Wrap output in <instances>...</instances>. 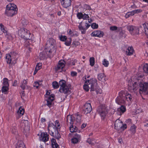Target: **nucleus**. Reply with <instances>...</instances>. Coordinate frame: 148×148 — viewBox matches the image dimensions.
Segmentation results:
<instances>
[{
  "label": "nucleus",
  "instance_id": "26",
  "mask_svg": "<svg viewBox=\"0 0 148 148\" xmlns=\"http://www.w3.org/2000/svg\"><path fill=\"white\" fill-rule=\"evenodd\" d=\"M24 112L25 110L24 109L22 108L21 107H20L19 108L17 112V114L18 115V119L22 116L24 114Z\"/></svg>",
  "mask_w": 148,
  "mask_h": 148
},
{
  "label": "nucleus",
  "instance_id": "38",
  "mask_svg": "<svg viewBox=\"0 0 148 148\" xmlns=\"http://www.w3.org/2000/svg\"><path fill=\"white\" fill-rule=\"evenodd\" d=\"M75 119V121L77 123H79L81 121V115L78 114L76 115V117H74Z\"/></svg>",
  "mask_w": 148,
  "mask_h": 148
},
{
  "label": "nucleus",
  "instance_id": "21",
  "mask_svg": "<svg viewBox=\"0 0 148 148\" xmlns=\"http://www.w3.org/2000/svg\"><path fill=\"white\" fill-rule=\"evenodd\" d=\"M6 9L12 11H17V12L18 10L16 6L13 3H10L8 4L6 6Z\"/></svg>",
  "mask_w": 148,
  "mask_h": 148
},
{
  "label": "nucleus",
  "instance_id": "35",
  "mask_svg": "<svg viewBox=\"0 0 148 148\" xmlns=\"http://www.w3.org/2000/svg\"><path fill=\"white\" fill-rule=\"evenodd\" d=\"M72 41V39L71 38H69L67 39L65 41L64 44L66 46H69L71 44Z\"/></svg>",
  "mask_w": 148,
  "mask_h": 148
},
{
  "label": "nucleus",
  "instance_id": "48",
  "mask_svg": "<svg viewBox=\"0 0 148 148\" xmlns=\"http://www.w3.org/2000/svg\"><path fill=\"white\" fill-rule=\"evenodd\" d=\"M98 27L97 24L95 23H93L91 25V27L93 29H96L98 28Z\"/></svg>",
  "mask_w": 148,
  "mask_h": 148
},
{
  "label": "nucleus",
  "instance_id": "54",
  "mask_svg": "<svg viewBox=\"0 0 148 148\" xmlns=\"http://www.w3.org/2000/svg\"><path fill=\"white\" fill-rule=\"evenodd\" d=\"M84 8L86 10H91V8L90 6L87 4H85L84 5Z\"/></svg>",
  "mask_w": 148,
  "mask_h": 148
},
{
  "label": "nucleus",
  "instance_id": "59",
  "mask_svg": "<svg viewBox=\"0 0 148 148\" xmlns=\"http://www.w3.org/2000/svg\"><path fill=\"white\" fill-rule=\"evenodd\" d=\"M127 125L126 124H125L123 125L122 124V126L121 127V129H122L123 130H124L127 128Z\"/></svg>",
  "mask_w": 148,
  "mask_h": 148
},
{
  "label": "nucleus",
  "instance_id": "11",
  "mask_svg": "<svg viewBox=\"0 0 148 148\" xmlns=\"http://www.w3.org/2000/svg\"><path fill=\"white\" fill-rule=\"evenodd\" d=\"M50 95V92L48 91H46L45 95H49L48 97H47V99H46L47 103L46 105L49 108H50L51 106L52 102L54 100V97L55 95L53 94Z\"/></svg>",
  "mask_w": 148,
  "mask_h": 148
},
{
  "label": "nucleus",
  "instance_id": "37",
  "mask_svg": "<svg viewBox=\"0 0 148 148\" xmlns=\"http://www.w3.org/2000/svg\"><path fill=\"white\" fill-rule=\"evenodd\" d=\"M136 128V126L134 125H133L132 126H131L130 128V131L132 133L134 134L135 133Z\"/></svg>",
  "mask_w": 148,
  "mask_h": 148
},
{
  "label": "nucleus",
  "instance_id": "14",
  "mask_svg": "<svg viewBox=\"0 0 148 148\" xmlns=\"http://www.w3.org/2000/svg\"><path fill=\"white\" fill-rule=\"evenodd\" d=\"M104 35L103 32L99 30H96L92 32L91 34V36L97 37L101 38L103 37Z\"/></svg>",
  "mask_w": 148,
  "mask_h": 148
},
{
  "label": "nucleus",
  "instance_id": "28",
  "mask_svg": "<svg viewBox=\"0 0 148 148\" xmlns=\"http://www.w3.org/2000/svg\"><path fill=\"white\" fill-rule=\"evenodd\" d=\"M98 79L99 81L103 82L105 81V76L103 73L99 74L98 76Z\"/></svg>",
  "mask_w": 148,
  "mask_h": 148
},
{
  "label": "nucleus",
  "instance_id": "49",
  "mask_svg": "<svg viewBox=\"0 0 148 148\" xmlns=\"http://www.w3.org/2000/svg\"><path fill=\"white\" fill-rule=\"evenodd\" d=\"M42 64L41 63H38L36 66V69L38 70L41 69L42 67Z\"/></svg>",
  "mask_w": 148,
  "mask_h": 148
},
{
  "label": "nucleus",
  "instance_id": "39",
  "mask_svg": "<svg viewBox=\"0 0 148 148\" xmlns=\"http://www.w3.org/2000/svg\"><path fill=\"white\" fill-rule=\"evenodd\" d=\"M59 84L58 82L56 81L53 82L52 83V86L53 88L54 89L58 88L59 86Z\"/></svg>",
  "mask_w": 148,
  "mask_h": 148
},
{
  "label": "nucleus",
  "instance_id": "36",
  "mask_svg": "<svg viewBox=\"0 0 148 148\" xmlns=\"http://www.w3.org/2000/svg\"><path fill=\"white\" fill-rule=\"evenodd\" d=\"M3 86H9V85L8 82V79L7 78H4L3 79Z\"/></svg>",
  "mask_w": 148,
  "mask_h": 148
},
{
  "label": "nucleus",
  "instance_id": "55",
  "mask_svg": "<svg viewBox=\"0 0 148 148\" xmlns=\"http://www.w3.org/2000/svg\"><path fill=\"white\" fill-rule=\"evenodd\" d=\"M134 13L135 14L141 12L142 11V10L141 9H137L134 10Z\"/></svg>",
  "mask_w": 148,
  "mask_h": 148
},
{
  "label": "nucleus",
  "instance_id": "46",
  "mask_svg": "<svg viewBox=\"0 0 148 148\" xmlns=\"http://www.w3.org/2000/svg\"><path fill=\"white\" fill-rule=\"evenodd\" d=\"M89 18V16L88 14H86L84 13V14H83L82 19L84 20H87Z\"/></svg>",
  "mask_w": 148,
  "mask_h": 148
},
{
  "label": "nucleus",
  "instance_id": "44",
  "mask_svg": "<svg viewBox=\"0 0 148 148\" xmlns=\"http://www.w3.org/2000/svg\"><path fill=\"white\" fill-rule=\"evenodd\" d=\"M87 142L90 144L94 145V143H95V141L93 140H92L90 138H88L87 140Z\"/></svg>",
  "mask_w": 148,
  "mask_h": 148
},
{
  "label": "nucleus",
  "instance_id": "27",
  "mask_svg": "<svg viewBox=\"0 0 148 148\" xmlns=\"http://www.w3.org/2000/svg\"><path fill=\"white\" fill-rule=\"evenodd\" d=\"M54 123V126L55 127L56 132H58V130L60 129L61 127L59 121L58 120H56Z\"/></svg>",
  "mask_w": 148,
  "mask_h": 148
},
{
  "label": "nucleus",
  "instance_id": "13",
  "mask_svg": "<svg viewBox=\"0 0 148 148\" xmlns=\"http://www.w3.org/2000/svg\"><path fill=\"white\" fill-rule=\"evenodd\" d=\"M84 114L86 115L90 113L92 110L91 106L90 103H86L84 106Z\"/></svg>",
  "mask_w": 148,
  "mask_h": 148
},
{
  "label": "nucleus",
  "instance_id": "62",
  "mask_svg": "<svg viewBox=\"0 0 148 148\" xmlns=\"http://www.w3.org/2000/svg\"><path fill=\"white\" fill-rule=\"evenodd\" d=\"M128 12L130 16H133L135 14V13H134V10H133L131 12Z\"/></svg>",
  "mask_w": 148,
  "mask_h": 148
},
{
  "label": "nucleus",
  "instance_id": "61",
  "mask_svg": "<svg viewBox=\"0 0 148 148\" xmlns=\"http://www.w3.org/2000/svg\"><path fill=\"white\" fill-rule=\"evenodd\" d=\"M51 143L52 145L56 143V140L53 138H52L51 140Z\"/></svg>",
  "mask_w": 148,
  "mask_h": 148
},
{
  "label": "nucleus",
  "instance_id": "43",
  "mask_svg": "<svg viewBox=\"0 0 148 148\" xmlns=\"http://www.w3.org/2000/svg\"><path fill=\"white\" fill-rule=\"evenodd\" d=\"M143 70L144 71L147 73H148V64H146L143 67Z\"/></svg>",
  "mask_w": 148,
  "mask_h": 148
},
{
  "label": "nucleus",
  "instance_id": "16",
  "mask_svg": "<svg viewBox=\"0 0 148 148\" xmlns=\"http://www.w3.org/2000/svg\"><path fill=\"white\" fill-rule=\"evenodd\" d=\"M80 139V135L77 134V133H75L73 138L71 139V142L73 143L76 144L79 142Z\"/></svg>",
  "mask_w": 148,
  "mask_h": 148
},
{
  "label": "nucleus",
  "instance_id": "6",
  "mask_svg": "<svg viewBox=\"0 0 148 148\" xmlns=\"http://www.w3.org/2000/svg\"><path fill=\"white\" fill-rule=\"evenodd\" d=\"M56 45V40L53 38H49L47 41L46 47L49 50L48 53H47L48 56L50 57V53L54 50Z\"/></svg>",
  "mask_w": 148,
  "mask_h": 148
},
{
  "label": "nucleus",
  "instance_id": "5",
  "mask_svg": "<svg viewBox=\"0 0 148 148\" xmlns=\"http://www.w3.org/2000/svg\"><path fill=\"white\" fill-rule=\"evenodd\" d=\"M17 53L15 52L12 51L10 53L7 54L5 57L6 61L10 66H13L16 63Z\"/></svg>",
  "mask_w": 148,
  "mask_h": 148
},
{
  "label": "nucleus",
  "instance_id": "18",
  "mask_svg": "<svg viewBox=\"0 0 148 148\" xmlns=\"http://www.w3.org/2000/svg\"><path fill=\"white\" fill-rule=\"evenodd\" d=\"M122 126V123L119 119H117L115 122L114 127L117 130H119L121 129Z\"/></svg>",
  "mask_w": 148,
  "mask_h": 148
},
{
  "label": "nucleus",
  "instance_id": "40",
  "mask_svg": "<svg viewBox=\"0 0 148 148\" xmlns=\"http://www.w3.org/2000/svg\"><path fill=\"white\" fill-rule=\"evenodd\" d=\"M102 64L105 67H108L109 64V61L106 59H104L102 61Z\"/></svg>",
  "mask_w": 148,
  "mask_h": 148
},
{
  "label": "nucleus",
  "instance_id": "41",
  "mask_svg": "<svg viewBox=\"0 0 148 148\" xmlns=\"http://www.w3.org/2000/svg\"><path fill=\"white\" fill-rule=\"evenodd\" d=\"M90 65L91 66H93L95 64V58L94 57H91L90 58Z\"/></svg>",
  "mask_w": 148,
  "mask_h": 148
},
{
  "label": "nucleus",
  "instance_id": "7",
  "mask_svg": "<svg viewBox=\"0 0 148 148\" xmlns=\"http://www.w3.org/2000/svg\"><path fill=\"white\" fill-rule=\"evenodd\" d=\"M48 130L50 135L54 136V133H55V136L58 139H59L60 138V136L58 132H56L55 127L54 126V124L52 122L49 123L48 126Z\"/></svg>",
  "mask_w": 148,
  "mask_h": 148
},
{
  "label": "nucleus",
  "instance_id": "60",
  "mask_svg": "<svg viewBox=\"0 0 148 148\" xmlns=\"http://www.w3.org/2000/svg\"><path fill=\"white\" fill-rule=\"evenodd\" d=\"M22 23L24 25V26L27 25V21H25V20H23L22 21Z\"/></svg>",
  "mask_w": 148,
  "mask_h": 148
},
{
  "label": "nucleus",
  "instance_id": "52",
  "mask_svg": "<svg viewBox=\"0 0 148 148\" xmlns=\"http://www.w3.org/2000/svg\"><path fill=\"white\" fill-rule=\"evenodd\" d=\"M12 132L13 134H15L17 132L16 128L15 127H13L12 129Z\"/></svg>",
  "mask_w": 148,
  "mask_h": 148
},
{
  "label": "nucleus",
  "instance_id": "47",
  "mask_svg": "<svg viewBox=\"0 0 148 148\" xmlns=\"http://www.w3.org/2000/svg\"><path fill=\"white\" fill-rule=\"evenodd\" d=\"M77 16L79 19H82L83 13L81 12H78L77 14Z\"/></svg>",
  "mask_w": 148,
  "mask_h": 148
},
{
  "label": "nucleus",
  "instance_id": "34",
  "mask_svg": "<svg viewBox=\"0 0 148 148\" xmlns=\"http://www.w3.org/2000/svg\"><path fill=\"white\" fill-rule=\"evenodd\" d=\"M69 130L71 132H75L77 131V128L75 126L71 125L69 127Z\"/></svg>",
  "mask_w": 148,
  "mask_h": 148
},
{
  "label": "nucleus",
  "instance_id": "2",
  "mask_svg": "<svg viewBox=\"0 0 148 148\" xmlns=\"http://www.w3.org/2000/svg\"><path fill=\"white\" fill-rule=\"evenodd\" d=\"M132 100V97L131 94L123 90H121L119 93V96L115 99L116 102L120 105H130Z\"/></svg>",
  "mask_w": 148,
  "mask_h": 148
},
{
  "label": "nucleus",
  "instance_id": "64",
  "mask_svg": "<svg viewBox=\"0 0 148 148\" xmlns=\"http://www.w3.org/2000/svg\"><path fill=\"white\" fill-rule=\"evenodd\" d=\"M13 86H17V81L16 80H14V83L13 84Z\"/></svg>",
  "mask_w": 148,
  "mask_h": 148
},
{
  "label": "nucleus",
  "instance_id": "58",
  "mask_svg": "<svg viewBox=\"0 0 148 148\" xmlns=\"http://www.w3.org/2000/svg\"><path fill=\"white\" fill-rule=\"evenodd\" d=\"M52 146L53 148H57L58 147V145L57 143L54 144H52Z\"/></svg>",
  "mask_w": 148,
  "mask_h": 148
},
{
  "label": "nucleus",
  "instance_id": "20",
  "mask_svg": "<svg viewBox=\"0 0 148 148\" xmlns=\"http://www.w3.org/2000/svg\"><path fill=\"white\" fill-rule=\"evenodd\" d=\"M17 13V11H12L6 9L5 14L8 16H12Z\"/></svg>",
  "mask_w": 148,
  "mask_h": 148
},
{
  "label": "nucleus",
  "instance_id": "30",
  "mask_svg": "<svg viewBox=\"0 0 148 148\" xmlns=\"http://www.w3.org/2000/svg\"><path fill=\"white\" fill-rule=\"evenodd\" d=\"M143 26L144 28L145 34L148 38V23H144L143 24ZM147 43L148 45V42Z\"/></svg>",
  "mask_w": 148,
  "mask_h": 148
},
{
  "label": "nucleus",
  "instance_id": "31",
  "mask_svg": "<svg viewBox=\"0 0 148 148\" xmlns=\"http://www.w3.org/2000/svg\"><path fill=\"white\" fill-rule=\"evenodd\" d=\"M16 148H26L25 145L22 141H19L18 142Z\"/></svg>",
  "mask_w": 148,
  "mask_h": 148
},
{
  "label": "nucleus",
  "instance_id": "3",
  "mask_svg": "<svg viewBox=\"0 0 148 148\" xmlns=\"http://www.w3.org/2000/svg\"><path fill=\"white\" fill-rule=\"evenodd\" d=\"M84 89L86 91L90 88V91H96L98 93V91L99 90V87L97 83V80L95 78H92L87 80L85 82L83 86Z\"/></svg>",
  "mask_w": 148,
  "mask_h": 148
},
{
  "label": "nucleus",
  "instance_id": "25",
  "mask_svg": "<svg viewBox=\"0 0 148 148\" xmlns=\"http://www.w3.org/2000/svg\"><path fill=\"white\" fill-rule=\"evenodd\" d=\"M0 27L1 32L2 31L5 36L8 35L9 33L8 32L7 28L4 26L2 24L0 23Z\"/></svg>",
  "mask_w": 148,
  "mask_h": 148
},
{
  "label": "nucleus",
  "instance_id": "4",
  "mask_svg": "<svg viewBox=\"0 0 148 148\" xmlns=\"http://www.w3.org/2000/svg\"><path fill=\"white\" fill-rule=\"evenodd\" d=\"M60 86L59 91L61 92L64 94H70L72 90V86L70 84H66V81L62 80L59 82Z\"/></svg>",
  "mask_w": 148,
  "mask_h": 148
},
{
  "label": "nucleus",
  "instance_id": "1",
  "mask_svg": "<svg viewBox=\"0 0 148 148\" xmlns=\"http://www.w3.org/2000/svg\"><path fill=\"white\" fill-rule=\"evenodd\" d=\"M139 87H140L139 93L140 94L148 95V82L143 83L142 80L138 79L134 83H131V82L128 83V89L131 92H135L138 89Z\"/></svg>",
  "mask_w": 148,
  "mask_h": 148
},
{
  "label": "nucleus",
  "instance_id": "10",
  "mask_svg": "<svg viewBox=\"0 0 148 148\" xmlns=\"http://www.w3.org/2000/svg\"><path fill=\"white\" fill-rule=\"evenodd\" d=\"M127 28L132 35H136L139 33V30L138 27L133 25H129L127 26Z\"/></svg>",
  "mask_w": 148,
  "mask_h": 148
},
{
  "label": "nucleus",
  "instance_id": "22",
  "mask_svg": "<svg viewBox=\"0 0 148 148\" xmlns=\"http://www.w3.org/2000/svg\"><path fill=\"white\" fill-rule=\"evenodd\" d=\"M126 110L125 107L123 105L121 106L120 108H119L117 110V113L119 115H121L124 113Z\"/></svg>",
  "mask_w": 148,
  "mask_h": 148
},
{
  "label": "nucleus",
  "instance_id": "57",
  "mask_svg": "<svg viewBox=\"0 0 148 148\" xmlns=\"http://www.w3.org/2000/svg\"><path fill=\"white\" fill-rule=\"evenodd\" d=\"M143 123H146L144 125V126L145 127H148V119L145 120L143 121Z\"/></svg>",
  "mask_w": 148,
  "mask_h": 148
},
{
  "label": "nucleus",
  "instance_id": "51",
  "mask_svg": "<svg viewBox=\"0 0 148 148\" xmlns=\"http://www.w3.org/2000/svg\"><path fill=\"white\" fill-rule=\"evenodd\" d=\"M39 56L41 60H43L45 58V56L42 53H40L39 55Z\"/></svg>",
  "mask_w": 148,
  "mask_h": 148
},
{
  "label": "nucleus",
  "instance_id": "23",
  "mask_svg": "<svg viewBox=\"0 0 148 148\" xmlns=\"http://www.w3.org/2000/svg\"><path fill=\"white\" fill-rule=\"evenodd\" d=\"M78 27L82 34H86L87 29L82 25V22H80L79 23Z\"/></svg>",
  "mask_w": 148,
  "mask_h": 148
},
{
  "label": "nucleus",
  "instance_id": "29",
  "mask_svg": "<svg viewBox=\"0 0 148 148\" xmlns=\"http://www.w3.org/2000/svg\"><path fill=\"white\" fill-rule=\"evenodd\" d=\"M27 81L28 79H24L23 80L22 82L21 83L20 85V87L23 90H24L25 89L26 86L27 85Z\"/></svg>",
  "mask_w": 148,
  "mask_h": 148
},
{
  "label": "nucleus",
  "instance_id": "63",
  "mask_svg": "<svg viewBox=\"0 0 148 148\" xmlns=\"http://www.w3.org/2000/svg\"><path fill=\"white\" fill-rule=\"evenodd\" d=\"M71 75L73 76H75L77 75V73L76 72L74 71H72L71 72Z\"/></svg>",
  "mask_w": 148,
  "mask_h": 148
},
{
  "label": "nucleus",
  "instance_id": "9",
  "mask_svg": "<svg viewBox=\"0 0 148 148\" xmlns=\"http://www.w3.org/2000/svg\"><path fill=\"white\" fill-rule=\"evenodd\" d=\"M18 34L20 36L24 39H29L31 35L29 31L24 28H21L18 30Z\"/></svg>",
  "mask_w": 148,
  "mask_h": 148
},
{
  "label": "nucleus",
  "instance_id": "19",
  "mask_svg": "<svg viewBox=\"0 0 148 148\" xmlns=\"http://www.w3.org/2000/svg\"><path fill=\"white\" fill-rule=\"evenodd\" d=\"M74 117L71 115H69L67 116L66 121L67 122L68 125L69 124L71 125H73L74 121Z\"/></svg>",
  "mask_w": 148,
  "mask_h": 148
},
{
  "label": "nucleus",
  "instance_id": "8",
  "mask_svg": "<svg viewBox=\"0 0 148 148\" xmlns=\"http://www.w3.org/2000/svg\"><path fill=\"white\" fill-rule=\"evenodd\" d=\"M97 111L102 119H104L105 118L107 113V109L104 105L99 106L97 109Z\"/></svg>",
  "mask_w": 148,
  "mask_h": 148
},
{
  "label": "nucleus",
  "instance_id": "45",
  "mask_svg": "<svg viewBox=\"0 0 148 148\" xmlns=\"http://www.w3.org/2000/svg\"><path fill=\"white\" fill-rule=\"evenodd\" d=\"M41 84L39 83V82H35L33 86L34 87H36V88H38V87Z\"/></svg>",
  "mask_w": 148,
  "mask_h": 148
},
{
  "label": "nucleus",
  "instance_id": "53",
  "mask_svg": "<svg viewBox=\"0 0 148 148\" xmlns=\"http://www.w3.org/2000/svg\"><path fill=\"white\" fill-rule=\"evenodd\" d=\"M68 34L71 36H73L74 35V34L73 32L71 30V29H69L68 32Z\"/></svg>",
  "mask_w": 148,
  "mask_h": 148
},
{
  "label": "nucleus",
  "instance_id": "32",
  "mask_svg": "<svg viewBox=\"0 0 148 148\" xmlns=\"http://www.w3.org/2000/svg\"><path fill=\"white\" fill-rule=\"evenodd\" d=\"M26 40L25 41V45L26 47H28L29 46L32 42L33 40L29 38Z\"/></svg>",
  "mask_w": 148,
  "mask_h": 148
},
{
  "label": "nucleus",
  "instance_id": "24",
  "mask_svg": "<svg viewBox=\"0 0 148 148\" xmlns=\"http://www.w3.org/2000/svg\"><path fill=\"white\" fill-rule=\"evenodd\" d=\"M134 51L133 47L132 46H129L128 47L126 51V54L127 56H131L133 54Z\"/></svg>",
  "mask_w": 148,
  "mask_h": 148
},
{
  "label": "nucleus",
  "instance_id": "56",
  "mask_svg": "<svg viewBox=\"0 0 148 148\" xmlns=\"http://www.w3.org/2000/svg\"><path fill=\"white\" fill-rule=\"evenodd\" d=\"M88 23H89L87 22V21H86L85 24V27L87 29L90 26V25Z\"/></svg>",
  "mask_w": 148,
  "mask_h": 148
},
{
  "label": "nucleus",
  "instance_id": "15",
  "mask_svg": "<svg viewBox=\"0 0 148 148\" xmlns=\"http://www.w3.org/2000/svg\"><path fill=\"white\" fill-rule=\"evenodd\" d=\"M61 5L65 8L70 6L71 2V0H60Z\"/></svg>",
  "mask_w": 148,
  "mask_h": 148
},
{
  "label": "nucleus",
  "instance_id": "17",
  "mask_svg": "<svg viewBox=\"0 0 148 148\" xmlns=\"http://www.w3.org/2000/svg\"><path fill=\"white\" fill-rule=\"evenodd\" d=\"M40 138L41 141L46 142L49 140V135L46 133H42Z\"/></svg>",
  "mask_w": 148,
  "mask_h": 148
},
{
  "label": "nucleus",
  "instance_id": "12",
  "mask_svg": "<svg viewBox=\"0 0 148 148\" xmlns=\"http://www.w3.org/2000/svg\"><path fill=\"white\" fill-rule=\"evenodd\" d=\"M65 62L63 60H60L58 63L57 66L55 68V70L56 71L62 72L63 68L65 66Z\"/></svg>",
  "mask_w": 148,
  "mask_h": 148
},
{
  "label": "nucleus",
  "instance_id": "50",
  "mask_svg": "<svg viewBox=\"0 0 148 148\" xmlns=\"http://www.w3.org/2000/svg\"><path fill=\"white\" fill-rule=\"evenodd\" d=\"M110 30L111 31H115L117 29L118 27L115 26H111L110 28Z\"/></svg>",
  "mask_w": 148,
  "mask_h": 148
},
{
  "label": "nucleus",
  "instance_id": "33",
  "mask_svg": "<svg viewBox=\"0 0 148 148\" xmlns=\"http://www.w3.org/2000/svg\"><path fill=\"white\" fill-rule=\"evenodd\" d=\"M9 86H3L1 88L2 92L5 94H7L8 93Z\"/></svg>",
  "mask_w": 148,
  "mask_h": 148
},
{
  "label": "nucleus",
  "instance_id": "42",
  "mask_svg": "<svg viewBox=\"0 0 148 148\" xmlns=\"http://www.w3.org/2000/svg\"><path fill=\"white\" fill-rule=\"evenodd\" d=\"M67 39V38L65 36L61 35L59 36V39L63 42L65 41Z\"/></svg>",
  "mask_w": 148,
  "mask_h": 148
}]
</instances>
